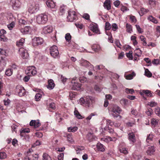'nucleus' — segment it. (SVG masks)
Instances as JSON below:
<instances>
[{
  "label": "nucleus",
  "instance_id": "cd10ccee",
  "mask_svg": "<svg viewBox=\"0 0 160 160\" xmlns=\"http://www.w3.org/2000/svg\"><path fill=\"white\" fill-rule=\"evenodd\" d=\"M42 160H52L50 156L46 153H44L42 155Z\"/></svg>",
  "mask_w": 160,
  "mask_h": 160
},
{
  "label": "nucleus",
  "instance_id": "f8f14e48",
  "mask_svg": "<svg viewBox=\"0 0 160 160\" xmlns=\"http://www.w3.org/2000/svg\"><path fill=\"white\" fill-rule=\"evenodd\" d=\"M29 132V129L28 128L23 129L20 131V135L21 137H24L25 139H28L29 137L25 133H28Z\"/></svg>",
  "mask_w": 160,
  "mask_h": 160
},
{
  "label": "nucleus",
  "instance_id": "052dcab7",
  "mask_svg": "<svg viewBox=\"0 0 160 160\" xmlns=\"http://www.w3.org/2000/svg\"><path fill=\"white\" fill-rule=\"evenodd\" d=\"M8 18V19L10 22H11L13 21L14 22H15V18L13 17V15L12 14L10 15Z\"/></svg>",
  "mask_w": 160,
  "mask_h": 160
},
{
  "label": "nucleus",
  "instance_id": "72a5a7b5",
  "mask_svg": "<svg viewBox=\"0 0 160 160\" xmlns=\"http://www.w3.org/2000/svg\"><path fill=\"white\" fill-rule=\"evenodd\" d=\"M120 103L122 105L126 106L128 103V100L127 99H122L120 100Z\"/></svg>",
  "mask_w": 160,
  "mask_h": 160
},
{
  "label": "nucleus",
  "instance_id": "aec40b11",
  "mask_svg": "<svg viewBox=\"0 0 160 160\" xmlns=\"http://www.w3.org/2000/svg\"><path fill=\"white\" fill-rule=\"evenodd\" d=\"M55 84L53 82V81L52 79L49 80L48 81L47 87L49 89H52L55 86Z\"/></svg>",
  "mask_w": 160,
  "mask_h": 160
},
{
  "label": "nucleus",
  "instance_id": "13d9d810",
  "mask_svg": "<svg viewBox=\"0 0 160 160\" xmlns=\"http://www.w3.org/2000/svg\"><path fill=\"white\" fill-rule=\"evenodd\" d=\"M7 40L4 35H0V41H5Z\"/></svg>",
  "mask_w": 160,
  "mask_h": 160
},
{
  "label": "nucleus",
  "instance_id": "2eb2a0df",
  "mask_svg": "<svg viewBox=\"0 0 160 160\" xmlns=\"http://www.w3.org/2000/svg\"><path fill=\"white\" fill-rule=\"evenodd\" d=\"M72 84V88L76 90H79L81 88V84L78 82H74Z\"/></svg>",
  "mask_w": 160,
  "mask_h": 160
},
{
  "label": "nucleus",
  "instance_id": "864d4df0",
  "mask_svg": "<svg viewBox=\"0 0 160 160\" xmlns=\"http://www.w3.org/2000/svg\"><path fill=\"white\" fill-rule=\"evenodd\" d=\"M112 29L113 31H116L118 29V27L116 23H113L112 24Z\"/></svg>",
  "mask_w": 160,
  "mask_h": 160
},
{
  "label": "nucleus",
  "instance_id": "a18cd8bd",
  "mask_svg": "<svg viewBox=\"0 0 160 160\" xmlns=\"http://www.w3.org/2000/svg\"><path fill=\"white\" fill-rule=\"evenodd\" d=\"M42 97L41 94L38 93L35 95V99L36 101H39L41 99Z\"/></svg>",
  "mask_w": 160,
  "mask_h": 160
},
{
  "label": "nucleus",
  "instance_id": "39448f33",
  "mask_svg": "<svg viewBox=\"0 0 160 160\" xmlns=\"http://www.w3.org/2000/svg\"><path fill=\"white\" fill-rule=\"evenodd\" d=\"M50 52L51 55L53 58H56L59 54V52L57 47L53 45L50 48Z\"/></svg>",
  "mask_w": 160,
  "mask_h": 160
},
{
  "label": "nucleus",
  "instance_id": "ddd939ff",
  "mask_svg": "<svg viewBox=\"0 0 160 160\" xmlns=\"http://www.w3.org/2000/svg\"><path fill=\"white\" fill-rule=\"evenodd\" d=\"M53 28L51 26H47L44 27L42 29V32L45 34H47L52 32Z\"/></svg>",
  "mask_w": 160,
  "mask_h": 160
},
{
  "label": "nucleus",
  "instance_id": "680f3d73",
  "mask_svg": "<svg viewBox=\"0 0 160 160\" xmlns=\"http://www.w3.org/2000/svg\"><path fill=\"white\" fill-rule=\"evenodd\" d=\"M107 123V124L112 126L113 125H114V122H112L111 120L109 119L106 120Z\"/></svg>",
  "mask_w": 160,
  "mask_h": 160
},
{
  "label": "nucleus",
  "instance_id": "ea45409f",
  "mask_svg": "<svg viewBox=\"0 0 160 160\" xmlns=\"http://www.w3.org/2000/svg\"><path fill=\"white\" fill-rule=\"evenodd\" d=\"M15 24V22H14L13 21L11 22L8 25V27L9 30H11L14 27Z\"/></svg>",
  "mask_w": 160,
  "mask_h": 160
},
{
  "label": "nucleus",
  "instance_id": "c03bdc74",
  "mask_svg": "<svg viewBox=\"0 0 160 160\" xmlns=\"http://www.w3.org/2000/svg\"><path fill=\"white\" fill-rule=\"evenodd\" d=\"M7 155L4 152H0V159H3L6 158Z\"/></svg>",
  "mask_w": 160,
  "mask_h": 160
},
{
  "label": "nucleus",
  "instance_id": "dca6fc26",
  "mask_svg": "<svg viewBox=\"0 0 160 160\" xmlns=\"http://www.w3.org/2000/svg\"><path fill=\"white\" fill-rule=\"evenodd\" d=\"M31 28L29 27L26 26L24 28H22L20 31L23 34H25L28 33Z\"/></svg>",
  "mask_w": 160,
  "mask_h": 160
},
{
  "label": "nucleus",
  "instance_id": "6e6552de",
  "mask_svg": "<svg viewBox=\"0 0 160 160\" xmlns=\"http://www.w3.org/2000/svg\"><path fill=\"white\" fill-rule=\"evenodd\" d=\"M13 8L17 10L21 6V2L19 0H12L11 1Z\"/></svg>",
  "mask_w": 160,
  "mask_h": 160
},
{
  "label": "nucleus",
  "instance_id": "c85d7f7f",
  "mask_svg": "<svg viewBox=\"0 0 160 160\" xmlns=\"http://www.w3.org/2000/svg\"><path fill=\"white\" fill-rule=\"evenodd\" d=\"M87 139L90 142L95 139V138L93 135L91 133L88 134L87 136Z\"/></svg>",
  "mask_w": 160,
  "mask_h": 160
},
{
  "label": "nucleus",
  "instance_id": "6e6d98bb",
  "mask_svg": "<svg viewBox=\"0 0 160 160\" xmlns=\"http://www.w3.org/2000/svg\"><path fill=\"white\" fill-rule=\"evenodd\" d=\"M126 92L127 93L133 94L134 92V90L132 89L127 88L126 89Z\"/></svg>",
  "mask_w": 160,
  "mask_h": 160
},
{
  "label": "nucleus",
  "instance_id": "c756f323",
  "mask_svg": "<svg viewBox=\"0 0 160 160\" xmlns=\"http://www.w3.org/2000/svg\"><path fill=\"white\" fill-rule=\"evenodd\" d=\"M153 138V135L152 134H149L147 135V138H146V142L148 143L152 141Z\"/></svg>",
  "mask_w": 160,
  "mask_h": 160
},
{
  "label": "nucleus",
  "instance_id": "a19ab883",
  "mask_svg": "<svg viewBox=\"0 0 160 160\" xmlns=\"http://www.w3.org/2000/svg\"><path fill=\"white\" fill-rule=\"evenodd\" d=\"M65 38L67 42H69L71 41V36L69 33H67L65 35Z\"/></svg>",
  "mask_w": 160,
  "mask_h": 160
},
{
  "label": "nucleus",
  "instance_id": "0e129e2a",
  "mask_svg": "<svg viewBox=\"0 0 160 160\" xmlns=\"http://www.w3.org/2000/svg\"><path fill=\"white\" fill-rule=\"evenodd\" d=\"M34 125V127L35 128H37L40 125V123L39 121H36Z\"/></svg>",
  "mask_w": 160,
  "mask_h": 160
},
{
  "label": "nucleus",
  "instance_id": "bf43d9fd",
  "mask_svg": "<svg viewBox=\"0 0 160 160\" xmlns=\"http://www.w3.org/2000/svg\"><path fill=\"white\" fill-rule=\"evenodd\" d=\"M115 42L116 45L118 47L120 48L121 45L120 43L119 40L116 39Z\"/></svg>",
  "mask_w": 160,
  "mask_h": 160
},
{
  "label": "nucleus",
  "instance_id": "4be33fe9",
  "mask_svg": "<svg viewBox=\"0 0 160 160\" xmlns=\"http://www.w3.org/2000/svg\"><path fill=\"white\" fill-rule=\"evenodd\" d=\"M110 3V1L106 0L104 3L105 8H106L108 10H110L111 8Z\"/></svg>",
  "mask_w": 160,
  "mask_h": 160
},
{
  "label": "nucleus",
  "instance_id": "0eeeda50",
  "mask_svg": "<svg viewBox=\"0 0 160 160\" xmlns=\"http://www.w3.org/2000/svg\"><path fill=\"white\" fill-rule=\"evenodd\" d=\"M16 92L20 97L24 96L25 94V90L24 88L21 86H17L16 88Z\"/></svg>",
  "mask_w": 160,
  "mask_h": 160
},
{
  "label": "nucleus",
  "instance_id": "393cba45",
  "mask_svg": "<svg viewBox=\"0 0 160 160\" xmlns=\"http://www.w3.org/2000/svg\"><path fill=\"white\" fill-rule=\"evenodd\" d=\"M74 114L75 116V117L78 119H82L83 118L82 117L79 113L78 111L76 109V108H75L74 111Z\"/></svg>",
  "mask_w": 160,
  "mask_h": 160
},
{
  "label": "nucleus",
  "instance_id": "473e14b6",
  "mask_svg": "<svg viewBox=\"0 0 160 160\" xmlns=\"http://www.w3.org/2000/svg\"><path fill=\"white\" fill-rule=\"evenodd\" d=\"M149 10L144 8H141L140 9V15L141 16H142L144 14H145L148 12Z\"/></svg>",
  "mask_w": 160,
  "mask_h": 160
},
{
  "label": "nucleus",
  "instance_id": "7c9ffc66",
  "mask_svg": "<svg viewBox=\"0 0 160 160\" xmlns=\"http://www.w3.org/2000/svg\"><path fill=\"white\" fill-rule=\"evenodd\" d=\"M158 120L156 118H152L151 120V123L154 127L158 124Z\"/></svg>",
  "mask_w": 160,
  "mask_h": 160
},
{
  "label": "nucleus",
  "instance_id": "8fccbe9b",
  "mask_svg": "<svg viewBox=\"0 0 160 160\" xmlns=\"http://www.w3.org/2000/svg\"><path fill=\"white\" fill-rule=\"evenodd\" d=\"M134 52H135L136 55L138 56H140L142 54L141 51L139 48L136 49Z\"/></svg>",
  "mask_w": 160,
  "mask_h": 160
},
{
  "label": "nucleus",
  "instance_id": "bb28decb",
  "mask_svg": "<svg viewBox=\"0 0 160 160\" xmlns=\"http://www.w3.org/2000/svg\"><path fill=\"white\" fill-rule=\"evenodd\" d=\"M148 19L150 21L156 24L158 23L157 20L155 18H154L152 16H150L148 17Z\"/></svg>",
  "mask_w": 160,
  "mask_h": 160
},
{
  "label": "nucleus",
  "instance_id": "7ed1b4c3",
  "mask_svg": "<svg viewBox=\"0 0 160 160\" xmlns=\"http://www.w3.org/2000/svg\"><path fill=\"white\" fill-rule=\"evenodd\" d=\"M48 20L47 16L43 14L38 15L36 18L37 22L39 24L45 23Z\"/></svg>",
  "mask_w": 160,
  "mask_h": 160
},
{
  "label": "nucleus",
  "instance_id": "e2e57ef3",
  "mask_svg": "<svg viewBox=\"0 0 160 160\" xmlns=\"http://www.w3.org/2000/svg\"><path fill=\"white\" fill-rule=\"evenodd\" d=\"M49 108L54 110L56 108L55 104L54 103L52 102L49 105Z\"/></svg>",
  "mask_w": 160,
  "mask_h": 160
},
{
  "label": "nucleus",
  "instance_id": "a211bd4d",
  "mask_svg": "<svg viewBox=\"0 0 160 160\" xmlns=\"http://www.w3.org/2000/svg\"><path fill=\"white\" fill-rule=\"evenodd\" d=\"M112 111L115 114L120 113L122 111V109L118 106H115L112 108Z\"/></svg>",
  "mask_w": 160,
  "mask_h": 160
},
{
  "label": "nucleus",
  "instance_id": "1a4fd4ad",
  "mask_svg": "<svg viewBox=\"0 0 160 160\" xmlns=\"http://www.w3.org/2000/svg\"><path fill=\"white\" fill-rule=\"evenodd\" d=\"M81 64L82 66L88 68L90 70L93 69V70H94L93 69V66L86 60H82L81 61Z\"/></svg>",
  "mask_w": 160,
  "mask_h": 160
},
{
  "label": "nucleus",
  "instance_id": "423d86ee",
  "mask_svg": "<svg viewBox=\"0 0 160 160\" xmlns=\"http://www.w3.org/2000/svg\"><path fill=\"white\" fill-rule=\"evenodd\" d=\"M77 18V15L76 12L74 11H68L67 19L69 21L73 22Z\"/></svg>",
  "mask_w": 160,
  "mask_h": 160
},
{
  "label": "nucleus",
  "instance_id": "f03ea898",
  "mask_svg": "<svg viewBox=\"0 0 160 160\" xmlns=\"http://www.w3.org/2000/svg\"><path fill=\"white\" fill-rule=\"evenodd\" d=\"M28 6V11L31 14L37 12L39 9V4L32 1L30 2Z\"/></svg>",
  "mask_w": 160,
  "mask_h": 160
},
{
  "label": "nucleus",
  "instance_id": "f3484780",
  "mask_svg": "<svg viewBox=\"0 0 160 160\" xmlns=\"http://www.w3.org/2000/svg\"><path fill=\"white\" fill-rule=\"evenodd\" d=\"M46 4L48 7L53 8L55 6L54 2L52 0H48L46 2Z\"/></svg>",
  "mask_w": 160,
  "mask_h": 160
},
{
  "label": "nucleus",
  "instance_id": "3c124183",
  "mask_svg": "<svg viewBox=\"0 0 160 160\" xmlns=\"http://www.w3.org/2000/svg\"><path fill=\"white\" fill-rule=\"evenodd\" d=\"M148 105L151 107H156L157 105V103L151 101L148 103Z\"/></svg>",
  "mask_w": 160,
  "mask_h": 160
},
{
  "label": "nucleus",
  "instance_id": "09e8293b",
  "mask_svg": "<svg viewBox=\"0 0 160 160\" xmlns=\"http://www.w3.org/2000/svg\"><path fill=\"white\" fill-rule=\"evenodd\" d=\"M155 112L158 116L160 117V108L159 107H157L155 108Z\"/></svg>",
  "mask_w": 160,
  "mask_h": 160
},
{
  "label": "nucleus",
  "instance_id": "69168bd1",
  "mask_svg": "<svg viewBox=\"0 0 160 160\" xmlns=\"http://www.w3.org/2000/svg\"><path fill=\"white\" fill-rule=\"evenodd\" d=\"M160 62L159 60L157 59H154L152 61V63L153 64L158 65L159 64Z\"/></svg>",
  "mask_w": 160,
  "mask_h": 160
},
{
  "label": "nucleus",
  "instance_id": "79ce46f5",
  "mask_svg": "<svg viewBox=\"0 0 160 160\" xmlns=\"http://www.w3.org/2000/svg\"><path fill=\"white\" fill-rule=\"evenodd\" d=\"M111 28V26L108 22H106L105 23V30H108Z\"/></svg>",
  "mask_w": 160,
  "mask_h": 160
},
{
  "label": "nucleus",
  "instance_id": "5fc2aeb1",
  "mask_svg": "<svg viewBox=\"0 0 160 160\" xmlns=\"http://www.w3.org/2000/svg\"><path fill=\"white\" fill-rule=\"evenodd\" d=\"M97 115V114L96 112L91 113L89 116H88L86 118L87 120H90L92 116H94Z\"/></svg>",
  "mask_w": 160,
  "mask_h": 160
},
{
  "label": "nucleus",
  "instance_id": "338daca9",
  "mask_svg": "<svg viewBox=\"0 0 160 160\" xmlns=\"http://www.w3.org/2000/svg\"><path fill=\"white\" fill-rule=\"evenodd\" d=\"M64 154L63 153H60L58 156V160H63Z\"/></svg>",
  "mask_w": 160,
  "mask_h": 160
},
{
  "label": "nucleus",
  "instance_id": "e433bc0d",
  "mask_svg": "<svg viewBox=\"0 0 160 160\" xmlns=\"http://www.w3.org/2000/svg\"><path fill=\"white\" fill-rule=\"evenodd\" d=\"M5 74L8 76H11L12 74V70L11 69H8L6 70L5 71Z\"/></svg>",
  "mask_w": 160,
  "mask_h": 160
},
{
  "label": "nucleus",
  "instance_id": "de8ad7c7",
  "mask_svg": "<svg viewBox=\"0 0 160 160\" xmlns=\"http://www.w3.org/2000/svg\"><path fill=\"white\" fill-rule=\"evenodd\" d=\"M146 114L148 116H150L153 113V111L152 108L148 109L146 112Z\"/></svg>",
  "mask_w": 160,
  "mask_h": 160
},
{
  "label": "nucleus",
  "instance_id": "58836bf2",
  "mask_svg": "<svg viewBox=\"0 0 160 160\" xmlns=\"http://www.w3.org/2000/svg\"><path fill=\"white\" fill-rule=\"evenodd\" d=\"M145 75L148 77H150L152 76V73L149 71L148 69H146L145 71Z\"/></svg>",
  "mask_w": 160,
  "mask_h": 160
},
{
  "label": "nucleus",
  "instance_id": "412c9836",
  "mask_svg": "<svg viewBox=\"0 0 160 160\" xmlns=\"http://www.w3.org/2000/svg\"><path fill=\"white\" fill-rule=\"evenodd\" d=\"M98 150L101 152H104L105 150V147L101 143H98L97 144Z\"/></svg>",
  "mask_w": 160,
  "mask_h": 160
},
{
  "label": "nucleus",
  "instance_id": "c9c22d12",
  "mask_svg": "<svg viewBox=\"0 0 160 160\" xmlns=\"http://www.w3.org/2000/svg\"><path fill=\"white\" fill-rule=\"evenodd\" d=\"M78 130L77 127H70L68 128V132H75Z\"/></svg>",
  "mask_w": 160,
  "mask_h": 160
},
{
  "label": "nucleus",
  "instance_id": "5701e85b",
  "mask_svg": "<svg viewBox=\"0 0 160 160\" xmlns=\"http://www.w3.org/2000/svg\"><path fill=\"white\" fill-rule=\"evenodd\" d=\"M154 148L153 146H151L148 148L147 151V153L148 155H151L154 152Z\"/></svg>",
  "mask_w": 160,
  "mask_h": 160
},
{
  "label": "nucleus",
  "instance_id": "37998d69",
  "mask_svg": "<svg viewBox=\"0 0 160 160\" xmlns=\"http://www.w3.org/2000/svg\"><path fill=\"white\" fill-rule=\"evenodd\" d=\"M132 54V52L131 51H129V52L126 53V55L128 58H129L131 59H132L133 57Z\"/></svg>",
  "mask_w": 160,
  "mask_h": 160
},
{
  "label": "nucleus",
  "instance_id": "f257e3e1",
  "mask_svg": "<svg viewBox=\"0 0 160 160\" xmlns=\"http://www.w3.org/2000/svg\"><path fill=\"white\" fill-rule=\"evenodd\" d=\"M95 102V98L90 96H86L85 99L81 98L79 100V102L81 104H83L88 108L92 107Z\"/></svg>",
  "mask_w": 160,
  "mask_h": 160
},
{
  "label": "nucleus",
  "instance_id": "2f4dec72",
  "mask_svg": "<svg viewBox=\"0 0 160 160\" xmlns=\"http://www.w3.org/2000/svg\"><path fill=\"white\" fill-rule=\"evenodd\" d=\"M142 92L143 93L145 94L148 96L151 97L152 96L151 92L148 90H143L142 91Z\"/></svg>",
  "mask_w": 160,
  "mask_h": 160
},
{
  "label": "nucleus",
  "instance_id": "9d476101",
  "mask_svg": "<svg viewBox=\"0 0 160 160\" xmlns=\"http://www.w3.org/2000/svg\"><path fill=\"white\" fill-rule=\"evenodd\" d=\"M19 52L23 58L26 59L28 57V54L26 49L23 48H21L19 49Z\"/></svg>",
  "mask_w": 160,
  "mask_h": 160
},
{
  "label": "nucleus",
  "instance_id": "49530a36",
  "mask_svg": "<svg viewBox=\"0 0 160 160\" xmlns=\"http://www.w3.org/2000/svg\"><path fill=\"white\" fill-rule=\"evenodd\" d=\"M92 48L94 51L96 52H98L100 49L99 45H93L92 47Z\"/></svg>",
  "mask_w": 160,
  "mask_h": 160
},
{
  "label": "nucleus",
  "instance_id": "f704fd0d",
  "mask_svg": "<svg viewBox=\"0 0 160 160\" xmlns=\"http://www.w3.org/2000/svg\"><path fill=\"white\" fill-rule=\"evenodd\" d=\"M148 3L151 6L154 7L156 5L157 1L156 0H149Z\"/></svg>",
  "mask_w": 160,
  "mask_h": 160
},
{
  "label": "nucleus",
  "instance_id": "774afa93",
  "mask_svg": "<svg viewBox=\"0 0 160 160\" xmlns=\"http://www.w3.org/2000/svg\"><path fill=\"white\" fill-rule=\"evenodd\" d=\"M89 15L87 13H85L83 15V17L87 20H89Z\"/></svg>",
  "mask_w": 160,
  "mask_h": 160
},
{
  "label": "nucleus",
  "instance_id": "603ef678",
  "mask_svg": "<svg viewBox=\"0 0 160 160\" xmlns=\"http://www.w3.org/2000/svg\"><path fill=\"white\" fill-rule=\"evenodd\" d=\"M140 39L141 40L143 41V43L142 44L143 45L146 46L147 45V42H146L145 41V38L143 36H141L140 37Z\"/></svg>",
  "mask_w": 160,
  "mask_h": 160
},
{
  "label": "nucleus",
  "instance_id": "6ab92c4d",
  "mask_svg": "<svg viewBox=\"0 0 160 160\" xmlns=\"http://www.w3.org/2000/svg\"><path fill=\"white\" fill-rule=\"evenodd\" d=\"M128 135L129 140L132 142H135L136 140L134 133L132 132H129Z\"/></svg>",
  "mask_w": 160,
  "mask_h": 160
},
{
  "label": "nucleus",
  "instance_id": "b1692460",
  "mask_svg": "<svg viewBox=\"0 0 160 160\" xmlns=\"http://www.w3.org/2000/svg\"><path fill=\"white\" fill-rule=\"evenodd\" d=\"M135 73L133 72L132 73L127 75H125V77L126 79L128 80H131L132 79L133 77L135 76Z\"/></svg>",
  "mask_w": 160,
  "mask_h": 160
},
{
  "label": "nucleus",
  "instance_id": "4c0bfd02",
  "mask_svg": "<svg viewBox=\"0 0 160 160\" xmlns=\"http://www.w3.org/2000/svg\"><path fill=\"white\" fill-rule=\"evenodd\" d=\"M126 27L127 28V31L129 33H131L132 31V26L127 23L126 25Z\"/></svg>",
  "mask_w": 160,
  "mask_h": 160
},
{
  "label": "nucleus",
  "instance_id": "4468645a",
  "mask_svg": "<svg viewBox=\"0 0 160 160\" xmlns=\"http://www.w3.org/2000/svg\"><path fill=\"white\" fill-rule=\"evenodd\" d=\"M90 29L93 32L96 33L100 34L98 28V25L96 23L90 25Z\"/></svg>",
  "mask_w": 160,
  "mask_h": 160
},
{
  "label": "nucleus",
  "instance_id": "4d7b16f0",
  "mask_svg": "<svg viewBox=\"0 0 160 160\" xmlns=\"http://www.w3.org/2000/svg\"><path fill=\"white\" fill-rule=\"evenodd\" d=\"M119 150L121 152L123 153L124 154H127L128 153L127 150L125 148H120Z\"/></svg>",
  "mask_w": 160,
  "mask_h": 160
},
{
  "label": "nucleus",
  "instance_id": "a878e982",
  "mask_svg": "<svg viewBox=\"0 0 160 160\" xmlns=\"http://www.w3.org/2000/svg\"><path fill=\"white\" fill-rule=\"evenodd\" d=\"M24 42V39L22 38L16 42V45L17 46L20 47L22 46Z\"/></svg>",
  "mask_w": 160,
  "mask_h": 160
},
{
  "label": "nucleus",
  "instance_id": "9b49d317",
  "mask_svg": "<svg viewBox=\"0 0 160 160\" xmlns=\"http://www.w3.org/2000/svg\"><path fill=\"white\" fill-rule=\"evenodd\" d=\"M43 39L40 37H35L32 39V42L34 46L42 44L43 42Z\"/></svg>",
  "mask_w": 160,
  "mask_h": 160
},
{
  "label": "nucleus",
  "instance_id": "20e7f679",
  "mask_svg": "<svg viewBox=\"0 0 160 160\" xmlns=\"http://www.w3.org/2000/svg\"><path fill=\"white\" fill-rule=\"evenodd\" d=\"M25 72L28 76L34 75L37 73L35 68L32 66L28 67L25 70Z\"/></svg>",
  "mask_w": 160,
  "mask_h": 160
}]
</instances>
